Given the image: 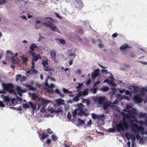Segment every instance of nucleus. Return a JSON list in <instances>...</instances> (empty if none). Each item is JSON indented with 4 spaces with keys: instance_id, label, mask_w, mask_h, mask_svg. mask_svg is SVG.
<instances>
[{
    "instance_id": "obj_1",
    "label": "nucleus",
    "mask_w": 147,
    "mask_h": 147,
    "mask_svg": "<svg viewBox=\"0 0 147 147\" xmlns=\"http://www.w3.org/2000/svg\"><path fill=\"white\" fill-rule=\"evenodd\" d=\"M78 108L75 109L73 113V117H75L78 114L79 116H87L88 114L86 113L87 111V110L85 109L84 106L83 104L81 103L80 104H77Z\"/></svg>"
},
{
    "instance_id": "obj_2",
    "label": "nucleus",
    "mask_w": 147,
    "mask_h": 147,
    "mask_svg": "<svg viewBox=\"0 0 147 147\" xmlns=\"http://www.w3.org/2000/svg\"><path fill=\"white\" fill-rule=\"evenodd\" d=\"M47 19H49L47 20V22H42V25H44L46 27H48L50 29L52 30L54 32H57L60 33V32L59 31V29L57 27L55 26L51 22V20L53 21V20L51 18H46Z\"/></svg>"
},
{
    "instance_id": "obj_3",
    "label": "nucleus",
    "mask_w": 147,
    "mask_h": 147,
    "mask_svg": "<svg viewBox=\"0 0 147 147\" xmlns=\"http://www.w3.org/2000/svg\"><path fill=\"white\" fill-rule=\"evenodd\" d=\"M129 126L128 124L125 121H121L119 123L115 125V127L119 131H123L125 129H128Z\"/></svg>"
},
{
    "instance_id": "obj_4",
    "label": "nucleus",
    "mask_w": 147,
    "mask_h": 147,
    "mask_svg": "<svg viewBox=\"0 0 147 147\" xmlns=\"http://www.w3.org/2000/svg\"><path fill=\"white\" fill-rule=\"evenodd\" d=\"M123 113V118L128 119L130 123H133V121L131 119V118L134 117L136 115L137 113L136 111H129L128 113L127 114L125 113Z\"/></svg>"
},
{
    "instance_id": "obj_5",
    "label": "nucleus",
    "mask_w": 147,
    "mask_h": 147,
    "mask_svg": "<svg viewBox=\"0 0 147 147\" xmlns=\"http://www.w3.org/2000/svg\"><path fill=\"white\" fill-rule=\"evenodd\" d=\"M132 130L135 133H138L141 131L142 134L144 133V128L141 126H138L136 124H134L131 126Z\"/></svg>"
},
{
    "instance_id": "obj_6",
    "label": "nucleus",
    "mask_w": 147,
    "mask_h": 147,
    "mask_svg": "<svg viewBox=\"0 0 147 147\" xmlns=\"http://www.w3.org/2000/svg\"><path fill=\"white\" fill-rule=\"evenodd\" d=\"M4 90L5 91H8L11 93H14L15 92L14 90L13 89V86L11 83L8 84H3Z\"/></svg>"
},
{
    "instance_id": "obj_7",
    "label": "nucleus",
    "mask_w": 147,
    "mask_h": 147,
    "mask_svg": "<svg viewBox=\"0 0 147 147\" xmlns=\"http://www.w3.org/2000/svg\"><path fill=\"white\" fill-rule=\"evenodd\" d=\"M37 47V46L35 44H32L30 46V50L29 51L30 54L33 57H34L35 53L34 52V49Z\"/></svg>"
},
{
    "instance_id": "obj_8",
    "label": "nucleus",
    "mask_w": 147,
    "mask_h": 147,
    "mask_svg": "<svg viewBox=\"0 0 147 147\" xmlns=\"http://www.w3.org/2000/svg\"><path fill=\"white\" fill-rule=\"evenodd\" d=\"M134 100L137 103H140L142 102L143 99L139 95H136L134 97Z\"/></svg>"
},
{
    "instance_id": "obj_9",
    "label": "nucleus",
    "mask_w": 147,
    "mask_h": 147,
    "mask_svg": "<svg viewBox=\"0 0 147 147\" xmlns=\"http://www.w3.org/2000/svg\"><path fill=\"white\" fill-rule=\"evenodd\" d=\"M105 99L104 97L100 96L96 98V100L97 101L99 104L100 105H102L103 104Z\"/></svg>"
},
{
    "instance_id": "obj_10",
    "label": "nucleus",
    "mask_w": 147,
    "mask_h": 147,
    "mask_svg": "<svg viewBox=\"0 0 147 147\" xmlns=\"http://www.w3.org/2000/svg\"><path fill=\"white\" fill-rule=\"evenodd\" d=\"M131 47L129 46L127 44H125L122 45L120 48V49L121 51H123L124 50H126L127 49H131Z\"/></svg>"
},
{
    "instance_id": "obj_11",
    "label": "nucleus",
    "mask_w": 147,
    "mask_h": 147,
    "mask_svg": "<svg viewBox=\"0 0 147 147\" xmlns=\"http://www.w3.org/2000/svg\"><path fill=\"white\" fill-rule=\"evenodd\" d=\"M50 55L51 59L54 60H55L56 54L55 51L53 50H52L50 52Z\"/></svg>"
},
{
    "instance_id": "obj_12",
    "label": "nucleus",
    "mask_w": 147,
    "mask_h": 147,
    "mask_svg": "<svg viewBox=\"0 0 147 147\" xmlns=\"http://www.w3.org/2000/svg\"><path fill=\"white\" fill-rule=\"evenodd\" d=\"M6 54L7 55H9V56H10V59H12V60L13 61L14 60V59L13 58V56L14 55L12 53L11 51L9 50L7 51Z\"/></svg>"
},
{
    "instance_id": "obj_13",
    "label": "nucleus",
    "mask_w": 147,
    "mask_h": 147,
    "mask_svg": "<svg viewBox=\"0 0 147 147\" xmlns=\"http://www.w3.org/2000/svg\"><path fill=\"white\" fill-rule=\"evenodd\" d=\"M111 106L110 103L108 102H105L103 104L102 106L104 110H106L108 109L109 107Z\"/></svg>"
},
{
    "instance_id": "obj_14",
    "label": "nucleus",
    "mask_w": 147,
    "mask_h": 147,
    "mask_svg": "<svg viewBox=\"0 0 147 147\" xmlns=\"http://www.w3.org/2000/svg\"><path fill=\"white\" fill-rule=\"evenodd\" d=\"M42 103H43L44 104H48L50 103V101L48 100H46L44 99L43 98H41L40 100Z\"/></svg>"
},
{
    "instance_id": "obj_15",
    "label": "nucleus",
    "mask_w": 147,
    "mask_h": 147,
    "mask_svg": "<svg viewBox=\"0 0 147 147\" xmlns=\"http://www.w3.org/2000/svg\"><path fill=\"white\" fill-rule=\"evenodd\" d=\"M26 86L29 88V89L32 91H35L37 89L35 87H34L31 85L29 84H27L26 85Z\"/></svg>"
},
{
    "instance_id": "obj_16",
    "label": "nucleus",
    "mask_w": 147,
    "mask_h": 147,
    "mask_svg": "<svg viewBox=\"0 0 147 147\" xmlns=\"http://www.w3.org/2000/svg\"><path fill=\"white\" fill-rule=\"evenodd\" d=\"M125 136L127 139L128 140H129V138H132L134 136V135L130 134L128 132H126L125 133Z\"/></svg>"
},
{
    "instance_id": "obj_17",
    "label": "nucleus",
    "mask_w": 147,
    "mask_h": 147,
    "mask_svg": "<svg viewBox=\"0 0 147 147\" xmlns=\"http://www.w3.org/2000/svg\"><path fill=\"white\" fill-rule=\"evenodd\" d=\"M48 111H50L51 113H53L54 112H55L56 113H59L60 112H61V109H58V110L56 111H55L53 108H51V109H48Z\"/></svg>"
},
{
    "instance_id": "obj_18",
    "label": "nucleus",
    "mask_w": 147,
    "mask_h": 147,
    "mask_svg": "<svg viewBox=\"0 0 147 147\" xmlns=\"http://www.w3.org/2000/svg\"><path fill=\"white\" fill-rule=\"evenodd\" d=\"M28 103L30 106L31 108L32 109V110H34L36 109V105L35 104H33L31 102H30Z\"/></svg>"
},
{
    "instance_id": "obj_19",
    "label": "nucleus",
    "mask_w": 147,
    "mask_h": 147,
    "mask_svg": "<svg viewBox=\"0 0 147 147\" xmlns=\"http://www.w3.org/2000/svg\"><path fill=\"white\" fill-rule=\"evenodd\" d=\"M55 92L57 93V94H59V96L62 97H64V95L62 94L59 91V90H58V89H56Z\"/></svg>"
},
{
    "instance_id": "obj_20",
    "label": "nucleus",
    "mask_w": 147,
    "mask_h": 147,
    "mask_svg": "<svg viewBox=\"0 0 147 147\" xmlns=\"http://www.w3.org/2000/svg\"><path fill=\"white\" fill-rule=\"evenodd\" d=\"M132 118L133 119L134 121H135L136 123H139V121L137 119V118L136 117V116H134V117H132ZM143 122V121H139V123L140 124H142Z\"/></svg>"
},
{
    "instance_id": "obj_21",
    "label": "nucleus",
    "mask_w": 147,
    "mask_h": 147,
    "mask_svg": "<svg viewBox=\"0 0 147 147\" xmlns=\"http://www.w3.org/2000/svg\"><path fill=\"white\" fill-rule=\"evenodd\" d=\"M41 136H42V137L41 138L42 140L44 139L45 138L48 137V136H49L47 134H45V133L44 132H43Z\"/></svg>"
},
{
    "instance_id": "obj_22",
    "label": "nucleus",
    "mask_w": 147,
    "mask_h": 147,
    "mask_svg": "<svg viewBox=\"0 0 147 147\" xmlns=\"http://www.w3.org/2000/svg\"><path fill=\"white\" fill-rule=\"evenodd\" d=\"M109 88L107 86H103L101 89V90L104 92H106L109 90Z\"/></svg>"
},
{
    "instance_id": "obj_23",
    "label": "nucleus",
    "mask_w": 147,
    "mask_h": 147,
    "mask_svg": "<svg viewBox=\"0 0 147 147\" xmlns=\"http://www.w3.org/2000/svg\"><path fill=\"white\" fill-rule=\"evenodd\" d=\"M10 98L7 96H5L4 98L3 99V101L4 102H9L10 101Z\"/></svg>"
},
{
    "instance_id": "obj_24",
    "label": "nucleus",
    "mask_w": 147,
    "mask_h": 147,
    "mask_svg": "<svg viewBox=\"0 0 147 147\" xmlns=\"http://www.w3.org/2000/svg\"><path fill=\"white\" fill-rule=\"evenodd\" d=\"M133 87L134 92L135 93H137L140 87L138 86H134Z\"/></svg>"
},
{
    "instance_id": "obj_25",
    "label": "nucleus",
    "mask_w": 147,
    "mask_h": 147,
    "mask_svg": "<svg viewBox=\"0 0 147 147\" xmlns=\"http://www.w3.org/2000/svg\"><path fill=\"white\" fill-rule=\"evenodd\" d=\"M42 65L44 66V67L48 65V62L47 60H46L45 61L43 60L42 62Z\"/></svg>"
},
{
    "instance_id": "obj_26",
    "label": "nucleus",
    "mask_w": 147,
    "mask_h": 147,
    "mask_svg": "<svg viewBox=\"0 0 147 147\" xmlns=\"http://www.w3.org/2000/svg\"><path fill=\"white\" fill-rule=\"evenodd\" d=\"M117 98L120 100H121L122 99H124L123 96V97L121 96V95L120 94H118L116 95Z\"/></svg>"
},
{
    "instance_id": "obj_27",
    "label": "nucleus",
    "mask_w": 147,
    "mask_h": 147,
    "mask_svg": "<svg viewBox=\"0 0 147 147\" xmlns=\"http://www.w3.org/2000/svg\"><path fill=\"white\" fill-rule=\"evenodd\" d=\"M33 57L34 58V61H35L38 60L39 59H40V55H37L35 56V55L34 57Z\"/></svg>"
},
{
    "instance_id": "obj_28",
    "label": "nucleus",
    "mask_w": 147,
    "mask_h": 147,
    "mask_svg": "<svg viewBox=\"0 0 147 147\" xmlns=\"http://www.w3.org/2000/svg\"><path fill=\"white\" fill-rule=\"evenodd\" d=\"M44 70L46 71H49L51 70V68L48 66H45L44 67Z\"/></svg>"
},
{
    "instance_id": "obj_29",
    "label": "nucleus",
    "mask_w": 147,
    "mask_h": 147,
    "mask_svg": "<svg viewBox=\"0 0 147 147\" xmlns=\"http://www.w3.org/2000/svg\"><path fill=\"white\" fill-rule=\"evenodd\" d=\"M57 103L58 105H62L64 102V100L61 99H58L57 100Z\"/></svg>"
},
{
    "instance_id": "obj_30",
    "label": "nucleus",
    "mask_w": 147,
    "mask_h": 147,
    "mask_svg": "<svg viewBox=\"0 0 147 147\" xmlns=\"http://www.w3.org/2000/svg\"><path fill=\"white\" fill-rule=\"evenodd\" d=\"M18 90V92L19 94H21L23 92V90H22L20 87H18L17 88Z\"/></svg>"
},
{
    "instance_id": "obj_31",
    "label": "nucleus",
    "mask_w": 147,
    "mask_h": 147,
    "mask_svg": "<svg viewBox=\"0 0 147 147\" xmlns=\"http://www.w3.org/2000/svg\"><path fill=\"white\" fill-rule=\"evenodd\" d=\"M98 75H99L98 74H97L96 73L94 72V73L92 74V79H95Z\"/></svg>"
},
{
    "instance_id": "obj_32",
    "label": "nucleus",
    "mask_w": 147,
    "mask_h": 147,
    "mask_svg": "<svg viewBox=\"0 0 147 147\" xmlns=\"http://www.w3.org/2000/svg\"><path fill=\"white\" fill-rule=\"evenodd\" d=\"M78 121L79 122V124L80 125L81 124H83L85 123V121L84 120L81 119H78Z\"/></svg>"
},
{
    "instance_id": "obj_33",
    "label": "nucleus",
    "mask_w": 147,
    "mask_h": 147,
    "mask_svg": "<svg viewBox=\"0 0 147 147\" xmlns=\"http://www.w3.org/2000/svg\"><path fill=\"white\" fill-rule=\"evenodd\" d=\"M147 115L145 113H141L139 114V117H146L147 116Z\"/></svg>"
},
{
    "instance_id": "obj_34",
    "label": "nucleus",
    "mask_w": 147,
    "mask_h": 147,
    "mask_svg": "<svg viewBox=\"0 0 147 147\" xmlns=\"http://www.w3.org/2000/svg\"><path fill=\"white\" fill-rule=\"evenodd\" d=\"M23 106L24 108L28 109L30 108V105L27 104H23Z\"/></svg>"
},
{
    "instance_id": "obj_35",
    "label": "nucleus",
    "mask_w": 147,
    "mask_h": 147,
    "mask_svg": "<svg viewBox=\"0 0 147 147\" xmlns=\"http://www.w3.org/2000/svg\"><path fill=\"white\" fill-rule=\"evenodd\" d=\"M32 98L33 100H35L37 98V96L35 94H32L31 95Z\"/></svg>"
},
{
    "instance_id": "obj_36",
    "label": "nucleus",
    "mask_w": 147,
    "mask_h": 147,
    "mask_svg": "<svg viewBox=\"0 0 147 147\" xmlns=\"http://www.w3.org/2000/svg\"><path fill=\"white\" fill-rule=\"evenodd\" d=\"M52 139L53 141H56L57 140V138L56 136L54 134L51 135Z\"/></svg>"
},
{
    "instance_id": "obj_37",
    "label": "nucleus",
    "mask_w": 147,
    "mask_h": 147,
    "mask_svg": "<svg viewBox=\"0 0 147 147\" xmlns=\"http://www.w3.org/2000/svg\"><path fill=\"white\" fill-rule=\"evenodd\" d=\"M83 96H86L88 94V91L87 90H84L82 92Z\"/></svg>"
},
{
    "instance_id": "obj_38",
    "label": "nucleus",
    "mask_w": 147,
    "mask_h": 147,
    "mask_svg": "<svg viewBox=\"0 0 147 147\" xmlns=\"http://www.w3.org/2000/svg\"><path fill=\"white\" fill-rule=\"evenodd\" d=\"M21 77V75L20 74H18L16 76V80L17 81H18Z\"/></svg>"
},
{
    "instance_id": "obj_39",
    "label": "nucleus",
    "mask_w": 147,
    "mask_h": 147,
    "mask_svg": "<svg viewBox=\"0 0 147 147\" xmlns=\"http://www.w3.org/2000/svg\"><path fill=\"white\" fill-rule=\"evenodd\" d=\"M28 59L25 57H23V63L24 64L26 65L27 64L26 61L28 60Z\"/></svg>"
},
{
    "instance_id": "obj_40",
    "label": "nucleus",
    "mask_w": 147,
    "mask_h": 147,
    "mask_svg": "<svg viewBox=\"0 0 147 147\" xmlns=\"http://www.w3.org/2000/svg\"><path fill=\"white\" fill-rule=\"evenodd\" d=\"M45 105L42 106L40 110V112L41 113H43L44 112L46 113V112L45 110Z\"/></svg>"
},
{
    "instance_id": "obj_41",
    "label": "nucleus",
    "mask_w": 147,
    "mask_h": 147,
    "mask_svg": "<svg viewBox=\"0 0 147 147\" xmlns=\"http://www.w3.org/2000/svg\"><path fill=\"white\" fill-rule=\"evenodd\" d=\"M140 91L142 92H147V88L144 87H142L140 88Z\"/></svg>"
},
{
    "instance_id": "obj_42",
    "label": "nucleus",
    "mask_w": 147,
    "mask_h": 147,
    "mask_svg": "<svg viewBox=\"0 0 147 147\" xmlns=\"http://www.w3.org/2000/svg\"><path fill=\"white\" fill-rule=\"evenodd\" d=\"M132 138H133V139L131 140L132 144V147H134L135 140V137H134V136Z\"/></svg>"
},
{
    "instance_id": "obj_43",
    "label": "nucleus",
    "mask_w": 147,
    "mask_h": 147,
    "mask_svg": "<svg viewBox=\"0 0 147 147\" xmlns=\"http://www.w3.org/2000/svg\"><path fill=\"white\" fill-rule=\"evenodd\" d=\"M92 116L93 119H96L98 118V116L96 114L92 113Z\"/></svg>"
},
{
    "instance_id": "obj_44",
    "label": "nucleus",
    "mask_w": 147,
    "mask_h": 147,
    "mask_svg": "<svg viewBox=\"0 0 147 147\" xmlns=\"http://www.w3.org/2000/svg\"><path fill=\"white\" fill-rule=\"evenodd\" d=\"M31 71L32 74L33 73L36 74L38 72V71L36 69H34V68L32 69Z\"/></svg>"
},
{
    "instance_id": "obj_45",
    "label": "nucleus",
    "mask_w": 147,
    "mask_h": 147,
    "mask_svg": "<svg viewBox=\"0 0 147 147\" xmlns=\"http://www.w3.org/2000/svg\"><path fill=\"white\" fill-rule=\"evenodd\" d=\"M26 79V78L25 77H21L20 80V82H22L25 80Z\"/></svg>"
},
{
    "instance_id": "obj_46",
    "label": "nucleus",
    "mask_w": 147,
    "mask_h": 147,
    "mask_svg": "<svg viewBox=\"0 0 147 147\" xmlns=\"http://www.w3.org/2000/svg\"><path fill=\"white\" fill-rule=\"evenodd\" d=\"M97 87H96L94 88H92L91 89V90H92L93 91V93L95 94H96V92L97 90Z\"/></svg>"
},
{
    "instance_id": "obj_47",
    "label": "nucleus",
    "mask_w": 147,
    "mask_h": 147,
    "mask_svg": "<svg viewBox=\"0 0 147 147\" xmlns=\"http://www.w3.org/2000/svg\"><path fill=\"white\" fill-rule=\"evenodd\" d=\"M105 117V115H101L98 116L97 119H102Z\"/></svg>"
},
{
    "instance_id": "obj_48",
    "label": "nucleus",
    "mask_w": 147,
    "mask_h": 147,
    "mask_svg": "<svg viewBox=\"0 0 147 147\" xmlns=\"http://www.w3.org/2000/svg\"><path fill=\"white\" fill-rule=\"evenodd\" d=\"M47 132L48 134H51L53 133V131L51 130L50 128H48L47 129Z\"/></svg>"
},
{
    "instance_id": "obj_49",
    "label": "nucleus",
    "mask_w": 147,
    "mask_h": 147,
    "mask_svg": "<svg viewBox=\"0 0 147 147\" xmlns=\"http://www.w3.org/2000/svg\"><path fill=\"white\" fill-rule=\"evenodd\" d=\"M60 42L61 43L64 44L65 43V40L63 39H60Z\"/></svg>"
},
{
    "instance_id": "obj_50",
    "label": "nucleus",
    "mask_w": 147,
    "mask_h": 147,
    "mask_svg": "<svg viewBox=\"0 0 147 147\" xmlns=\"http://www.w3.org/2000/svg\"><path fill=\"white\" fill-rule=\"evenodd\" d=\"M51 140L48 138L47 139L46 143L48 145H49L51 143Z\"/></svg>"
},
{
    "instance_id": "obj_51",
    "label": "nucleus",
    "mask_w": 147,
    "mask_h": 147,
    "mask_svg": "<svg viewBox=\"0 0 147 147\" xmlns=\"http://www.w3.org/2000/svg\"><path fill=\"white\" fill-rule=\"evenodd\" d=\"M83 83H79L78 84V85L77 87L76 88L78 89L80 88L83 85Z\"/></svg>"
},
{
    "instance_id": "obj_52",
    "label": "nucleus",
    "mask_w": 147,
    "mask_h": 147,
    "mask_svg": "<svg viewBox=\"0 0 147 147\" xmlns=\"http://www.w3.org/2000/svg\"><path fill=\"white\" fill-rule=\"evenodd\" d=\"M71 116L70 115V113L69 112L67 115V118L69 120H70L71 119Z\"/></svg>"
},
{
    "instance_id": "obj_53",
    "label": "nucleus",
    "mask_w": 147,
    "mask_h": 147,
    "mask_svg": "<svg viewBox=\"0 0 147 147\" xmlns=\"http://www.w3.org/2000/svg\"><path fill=\"white\" fill-rule=\"evenodd\" d=\"M74 101L77 102L79 100V97L77 96H76L74 98Z\"/></svg>"
},
{
    "instance_id": "obj_54",
    "label": "nucleus",
    "mask_w": 147,
    "mask_h": 147,
    "mask_svg": "<svg viewBox=\"0 0 147 147\" xmlns=\"http://www.w3.org/2000/svg\"><path fill=\"white\" fill-rule=\"evenodd\" d=\"M82 95H83V93L81 92H80L77 94V96H78L79 97H80L82 96Z\"/></svg>"
},
{
    "instance_id": "obj_55",
    "label": "nucleus",
    "mask_w": 147,
    "mask_h": 147,
    "mask_svg": "<svg viewBox=\"0 0 147 147\" xmlns=\"http://www.w3.org/2000/svg\"><path fill=\"white\" fill-rule=\"evenodd\" d=\"M118 35L117 33H115L113 34L112 35V37L113 38H115L117 37Z\"/></svg>"
},
{
    "instance_id": "obj_56",
    "label": "nucleus",
    "mask_w": 147,
    "mask_h": 147,
    "mask_svg": "<svg viewBox=\"0 0 147 147\" xmlns=\"http://www.w3.org/2000/svg\"><path fill=\"white\" fill-rule=\"evenodd\" d=\"M63 90L65 93H68L69 91L68 90L66 89V88H63Z\"/></svg>"
},
{
    "instance_id": "obj_57",
    "label": "nucleus",
    "mask_w": 147,
    "mask_h": 147,
    "mask_svg": "<svg viewBox=\"0 0 147 147\" xmlns=\"http://www.w3.org/2000/svg\"><path fill=\"white\" fill-rule=\"evenodd\" d=\"M126 95H131V92L128 90H126L125 91Z\"/></svg>"
},
{
    "instance_id": "obj_58",
    "label": "nucleus",
    "mask_w": 147,
    "mask_h": 147,
    "mask_svg": "<svg viewBox=\"0 0 147 147\" xmlns=\"http://www.w3.org/2000/svg\"><path fill=\"white\" fill-rule=\"evenodd\" d=\"M100 71V69L99 68H98L97 69H96L94 71V72L95 73H96L97 74H98V75H99V72Z\"/></svg>"
},
{
    "instance_id": "obj_59",
    "label": "nucleus",
    "mask_w": 147,
    "mask_h": 147,
    "mask_svg": "<svg viewBox=\"0 0 147 147\" xmlns=\"http://www.w3.org/2000/svg\"><path fill=\"white\" fill-rule=\"evenodd\" d=\"M86 102L87 105H89L90 104V101L88 99L86 100Z\"/></svg>"
},
{
    "instance_id": "obj_60",
    "label": "nucleus",
    "mask_w": 147,
    "mask_h": 147,
    "mask_svg": "<svg viewBox=\"0 0 147 147\" xmlns=\"http://www.w3.org/2000/svg\"><path fill=\"white\" fill-rule=\"evenodd\" d=\"M69 55L70 56H74L75 57L76 56V55L75 53H69Z\"/></svg>"
},
{
    "instance_id": "obj_61",
    "label": "nucleus",
    "mask_w": 147,
    "mask_h": 147,
    "mask_svg": "<svg viewBox=\"0 0 147 147\" xmlns=\"http://www.w3.org/2000/svg\"><path fill=\"white\" fill-rule=\"evenodd\" d=\"M34 60L33 59H32V65L31 67L32 69H33L34 68V65H35V63L34 62Z\"/></svg>"
},
{
    "instance_id": "obj_62",
    "label": "nucleus",
    "mask_w": 147,
    "mask_h": 147,
    "mask_svg": "<svg viewBox=\"0 0 147 147\" xmlns=\"http://www.w3.org/2000/svg\"><path fill=\"white\" fill-rule=\"evenodd\" d=\"M92 121H91V120H89V121L88 122L87 125L88 126H90L92 124Z\"/></svg>"
},
{
    "instance_id": "obj_63",
    "label": "nucleus",
    "mask_w": 147,
    "mask_h": 147,
    "mask_svg": "<svg viewBox=\"0 0 147 147\" xmlns=\"http://www.w3.org/2000/svg\"><path fill=\"white\" fill-rule=\"evenodd\" d=\"M55 15L57 17L61 19L62 18L61 16H60L58 14L55 13Z\"/></svg>"
},
{
    "instance_id": "obj_64",
    "label": "nucleus",
    "mask_w": 147,
    "mask_h": 147,
    "mask_svg": "<svg viewBox=\"0 0 147 147\" xmlns=\"http://www.w3.org/2000/svg\"><path fill=\"white\" fill-rule=\"evenodd\" d=\"M100 83V82L99 81H97L94 84V86H96L98 85Z\"/></svg>"
}]
</instances>
